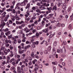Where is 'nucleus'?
<instances>
[{
  "label": "nucleus",
  "mask_w": 73,
  "mask_h": 73,
  "mask_svg": "<svg viewBox=\"0 0 73 73\" xmlns=\"http://www.w3.org/2000/svg\"><path fill=\"white\" fill-rule=\"evenodd\" d=\"M35 36H33L31 37L32 39L31 40V42H33V44L32 45V46H33V48H35L36 47V46L35 45L37 44V45H38V42H39L38 41H36V42H34V41H35Z\"/></svg>",
  "instance_id": "1"
},
{
  "label": "nucleus",
  "mask_w": 73,
  "mask_h": 73,
  "mask_svg": "<svg viewBox=\"0 0 73 73\" xmlns=\"http://www.w3.org/2000/svg\"><path fill=\"white\" fill-rule=\"evenodd\" d=\"M7 53H9L10 52V54L9 55L10 57H13V56L14 54H13V52L12 51H11V50H10V49H8V50H7Z\"/></svg>",
  "instance_id": "2"
},
{
  "label": "nucleus",
  "mask_w": 73,
  "mask_h": 73,
  "mask_svg": "<svg viewBox=\"0 0 73 73\" xmlns=\"http://www.w3.org/2000/svg\"><path fill=\"white\" fill-rule=\"evenodd\" d=\"M39 8L40 10H43L46 9V8L44 6H43V5H41L40 6H39Z\"/></svg>",
  "instance_id": "3"
},
{
  "label": "nucleus",
  "mask_w": 73,
  "mask_h": 73,
  "mask_svg": "<svg viewBox=\"0 0 73 73\" xmlns=\"http://www.w3.org/2000/svg\"><path fill=\"white\" fill-rule=\"evenodd\" d=\"M21 68H20V67L19 66L17 68V71L18 72V73H21Z\"/></svg>",
  "instance_id": "4"
},
{
  "label": "nucleus",
  "mask_w": 73,
  "mask_h": 73,
  "mask_svg": "<svg viewBox=\"0 0 73 73\" xmlns=\"http://www.w3.org/2000/svg\"><path fill=\"white\" fill-rule=\"evenodd\" d=\"M24 31H25L26 33H28L30 31V30L28 29V28H25L24 29Z\"/></svg>",
  "instance_id": "5"
},
{
  "label": "nucleus",
  "mask_w": 73,
  "mask_h": 73,
  "mask_svg": "<svg viewBox=\"0 0 73 73\" xmlns=\"http://www.w3.org/2000/svg\"><path fill=\"white\" fill-rule=\"evenodd\" d=\"M5 23L3 21H2L1 22V25L2 27H4L5 26Z\"/></svg>",
  "instance_id": "6"
},
{
  "label": "nucleus",
  "mask_w": 73,
  "mask_h": 73,
  "mask_svg": "<svg viewBox=\"0 0 73 73\" xmlns=\"http://www.w3.org/2000/svg\"><path fill=\"white\" fill-rule=\"evenodd\" d=\"M30 47H31V45H28L27 46H25L24 48L25 49L24 51H26L27 49H28V48H29Z\"/></svg>",
  "instance_id": "7"
},
{
  "label": "nucleus",
  "mask_w": 73,
  "mask_h": 73,
  "mask_svg": "<svg viewBox=\"0 0 73 73\" xmlns=\"http://www.w3.org/2000/svg\"><path fill=\"white\" fill-rule=\"evenodd\" d=\"M56 27H61V23H58L56 24Z\"/></svg>",
  "instance_id": "8"
},
{
  "label": "nucleus",
  "mask_w": 73,
  "mask_h": 73,
  "mask_svg": "<svg viewBox=\"0 0 73 73\" xmlns=\"http://www.w3.org/2000/svg\"><path fill=\"white\" fill-rule=\"evenodd\" d=\"M24 50H22V51L20 49H19V54H21L22 53H24Z\"/></svg>",
  "instance_id": "9"
},
{
  "label": "nucleus",
  "mask_w": 73,
  "mask_h": 73,
  "mask_svg": "<svg viewBox=\"0 0 73 73\" xmlns=\"http://www.w3.org/2000/svg\"><path fill=\"white\" fill-rule=\"evenodd\" d=\"M47 9L48 10V11H50V12H51V10L52 11V8L51 7H47Z\"/></svg>",
  "instance_id": "10"
},
{
  "label": "nucleus",
  "mask_w": 73,
  "mask_h": 73,
  "mask_svg": "<svg viewBox=\"0 0 73 73\" xmlns=\"http://www.w3.org/2000/svg\"><path fill=\"white\" fill-rule=\"evenodd\" d=\"M56 49L55 48L53 47L52 49V51H53V54L54 53V54H56Z\"/></svg>",
  "instance_id": "11"
},
{
  "label": "nucleus",
  "mask_w": 73,
  "mask_h": 73,
  "mask_svg": "<svg viewBox=\"0 0 73 73\" xmlns=\"http://www.w3.org/2000/svg\"><path fill=\"white\" fill-rule=\"evenodd\" d=\"M26 5V4L24 2V1H23V2H22L21 3V6H24V5Z\"/></svg>",
  "instance_id": "12"
},
{
  "label": "nucleus",
  "mask_w": 73,
  "mask_h": 73,
  "mask_svg": "<svg viewBox=\"0 0 73 73\" xmlns=\"http://www.w3.org/2000/svg\"><path fill=\"white\" fill-rule=\"evenodd\" d=\"M57 52L58 53H62V49L58 50V49L57 50Z\"/></svg>",
  "instance_id": "13"
},
{
  "label": "nucleus",
  "mask_w": 73,
  "mask_h": 73,
  "mask_svg": "<svg viewBox=\"0 0 73 73\" xmlns=\"http://www.w3.org/2000/svg\"><path fill=\"white\" fill-rule=\"evenodd\" d=\"M54 10H55V11L57 10V7L55 6H54L52 8V11H54Z\"/></svg>",
  "instance_id": "14"
},
{
  "label": "nucleus",
  "mask_w": 73,
  "mask_h": 73,
  "mask_svg": "<svg viewBox=\"0 0 73 73\" xmlns=\"http://www.w3.org/2000/svg\"><path fill=\"white\" fill-rule=\"evenodd\" d=\"M11 34V31H9L5 33V34L6 36H8V35H10Z\"/></svg>",
  "instance_id": "15"
},
{
  "label": "nucleus",
  "mask_w": 73,
  "mask_h": 73,
  "mask_svg": "<svg viewBox=\"0 0 73 73\" xmlns=\"http://www.w3.org/2000/svg\"><path fill=\"white\" fill-rule=\"evenodd\" d=\"M15 17L16 18V20H20V19H19V17L17 15H15Z\"/></svg>",
  "instance_id": "16"
},
{
  "label": "nucleus",
  "mask_w": 73,
  "mask_h": 73,
  "mask_svg": "<svg viewBox=\"0 0 73 73\" xmlns=\"http://www.w3.org/2000/svg\"><path fill=\"white\" fill-rule=\"evenodd\" d=\"M5 49V47L2 46L1 48V49H0V51H1V50H3Z\"/></svg>",
  "instance_id": "17"
},
{
  "label": "nucleus",
  "mask_w": 73,
  "mask_h": 73,
  "mask_svg": "<svg viewBox=\"0 0 73 73\" xmlns=\"http://www.w3.org/2000/svg\"><path fill=\"white\" fill-rule=\"evenodd\" d=\"M38 8V7L36 6V7H34L32 8V9L34 10V11H35L36 9H37Z\"/></svg>",
  "instance_id": "18"
},
{
  "label": "nucleus",
  "mask_w": 73,
  "mask_h": 73,
  "mask_svg": "<svg viewBox=\"0 0 73 73\" xmlns=\"http://www.w3.org/2000/svg\"><path fill=\"white\" fill-rule=\"evenodd\" d=\"M8 31V28H6V29H3V31L4 32H7Z\"/></svg>",
  "instance_id": "19"
},
{
  "label": "nucleus",
  "mask_w": 73,
  "mask_h": 73,
  "mask_svg": "<svg viewBox=\"0 0 73 73\" xmlns=\"http://www.w3.org/2000/svg\"><path fill=\"white\" fill-rule=\"evenodd\" d=\"M9 48L10 49V50H12L13 49V47L11 45H10L9 46Z\"/></svg>",
  "instance_id": "20"
},
{
  "label": "nucleus",
  "mask_w": 73,
  "mask_h": 73,
  "mask_svg": "<svg viewBox=\"0 0 73 73\" xmlns=\"http://www.w3.org/2000/svg\"><path fill=\"white\" fill-rule=\"evenodd\" d=\"M53 15H54V14H51L49 15V16H50L49 17V18L48 19H49V18H52L53 17Z\"/></svg>",
  "instance_id": "21"
},
{
  "label": "nucleus",
  "mask_w": 73,
  "mask_h": 73,
  "mask_svg": "<svg viewBox=\"0 0 73 73\" xmlns=\"http://www.w3.org/2000/svg\"><path fill=\"white\" fill-rule=\"evenodd\" d=\"M30 5H31L29 3L27 4V6L26 7L25 9H27V8H29V7H30Z\"/></svg>",
  "instance_id": "22"
},
{
  "label": "nucleus",
  "mask_w": 73,
  "mask_h": 73,
  "mask_svg": "<svg viewBox=\"0 0 73 73\" xmlns=\"http://www.w3.org/2000/svg\"><path fill=\"white\" fill-rule=\"evenodd\" d=\"M8 39H11L12 37V34L11 35H10L8 36Z\"/></svg>",
  "instance_id": "23"
},
{
  "label": "nucleus",
  "mask_w": 73,
  "mask_h": 73,
  "mask_svg": "<svg viewBox=\"0 0 73 73\" xmlns=\"http://www.w3.org/2000/svg\"><path fill=\"white\" fill-rule=\"evenodd\" d=\"M15 61V58H12L9 61V63H11V62H13V61Z\"/></svg>",
  "instance_id": "24"
},
{
  "label": "nucleus",
  "mask_w": 73,
  "mask_h": 73,
  "mask_svg": "<svg viewBox=\"0 0 73 73\" xmlns=\"http://www.w3.org/2000/svg\"><path fill=\"white\" fill-rule=\"evenodd\" d=\"M5 44H8V40L7 38H6V40H5Z\"/></svg>",
  "instance_id": "25"
},
{
  "label": "nucleus",
  "mask_w": 73,
  "mask_h": 73,
  "mask_svg": "<svg viewBox=\"0 0 73 73\" xmlns=\"http://www.w3.org/2000/svg\"><path fill=\"white\" fill-rule=\"evenodd\" d=\"M11 70H15V68L13 66H12L11 67V69H10Z\"/></svg>",
  "instance_id": "26"
},
{
  "label": "nucleus",
  "mask_w": 73,
  "mask_h": 73,
  "mask_svg": "<svg viewBox=\"0 0 73 73\" xmlns=\"http://www.w3.org/2000/svg\"><path fill=\"white\" fill-rule=\"evenodd\" d=\"M36 37H37V38H38V36H40V34H39V33H36Z\"/></svg>",
  "instance_id": "27"
},
{
  "label": "nucleus",
  "mask_w": 73,
  "mask_h": 73,
  "mask_svg": "<svg viewBox=\"0 0 73 73\" xmlns=\"http://www.w3.org/2000/svg\"><path fill=\"white\" fill-rule=\"evenodd\" d=\"M57 62H52V64L53 65H57Z\"/></svg>",
  "instance_id": "28"
},
{
  "label": "nucleus",
  "mask_w": 73,
  "mask_h": 73,
  "mask_svg": "<svg viewBox=\"0 0 73 73\" xmlns=\"http://www.w3.org/2000/svg\"><path fill=\"white\" fill-rule=\"evenodd\" d=\"M10 24H11L10 23H9V21H8L6 23V25H7L8 27H10V26L9 25Z\"/></svg>",
  "instance_id": "29"
},
{
  "label": "nucleus",
  "mask_w": 73,
  "mask_h": 73,
  "mask_svg": "<svg viewBox=\"0 0 73 73\" xmlns=\"http://www.w3.org/2000/svg\"><path fill=\"white\" fill-rule=\"evenodd\" d=\"M15 16H13L11 19L12 20V21H14L15 20Z\"/></svg>",
  "instance_id": "30"
},
{
  "label": "nucleus",
  "mask_w": 73,
  "mask_h": 73,
  "mask_svg": "<svg viewBox=\"0 0 73 73\" xmlns=\"http://www.w3.org/2000/svg\"><path fill=\"white\" fill-rule=\"evenodd\" d=\"M31 57L33 58L34 57H35V54H34L33 52L31 54Z\"/></svg>",
  "instance_id": "31"
},
{
  "label": "nucleus",
  "mask_w": 73,
  "mask_h": 73,
  "mask_svg": "<svg viewBox=\"0 0 73 73\" xmlns=\"http://www.w3.org/2000/svg\"><path fill=\"white\" fill-rule=\"evenodd\" d=\"M38 68L35 67L34 69V71H35V72H36V71H37L38 70Z\"/></svg>",
  "instance_id": "32"
},
{
  "label": "nucleus",
  "mask_w": 73,
  "mask_h": 73,
  "mask_svg": "<svg viewBox=\"0 0 73 73\" xmlns=\"http://www.w3.org/2000/svg\"><path fill=\"white\" fill-rule=\"evenodd\" d=\"M41 24H42V26H44L45 25V22L44 21H42L41 22Z\"/></svg>",
  "instance_id": "33"
},
{
  "label": "nucleus",
  "mask_w": 73,
  "mask_h": 73,
  "mask_svg": "<svg viewBox=\"0 0 73 73\" xmlns=\"http://www.w3.org/2000/svg\"><path fill=\"white\" fill-rule=\"evenodd\" d=\"M13 44H16V43H17V41H16V39L14 40H13Z\"/></svg>",
  "instance_id": "34"
},
{
  "label": "nucleus",
  "mask_w": 73,
  "mask_h": 73,
  "mask_svg": "<svg viewBox=\"0 0 73 73\" xmlns=\"http://www.w3.org/2000/svg\"><path fill=\"white\" fill-rule=\"evenodd\" d=\"M36 12H39V13H41V12H40V9L38 8H37L36 10Z\"/></svg>",
  "instance_id": "35"
},
{
  "label": "nucleus",
  "mask_w": 73,
  "mask_h": 73,
  "mask_svg": "<svg viewBox=\"0 0 73 73\" xmlns=\"http://www.w3.org/2000/svg\"><path fill=\"white\" fill-rule=\"evenodd\" d=\"M17 9H20V8L19 7H18V5H19V3H18L17 4Z\"/></svg>",
  "instance_id": "36"
},
{
  "label": "nucleus",
  "mask_w": 73,
  "mask_h": 73,
  "mask_svg": "<svg viewBox=\"0 0 73 73\" xmlns=\"http://www.w3.org/2000/svg\"><path fill=\"white\" fill-rule=\"evenodd\" d=\"M44 53L45 54H47L48 53V50H44Z\"/></svg>",
  "instance_id": "37"
},
{
  "label": "nucleus",
  "mask_w": 73,
  "mask_h": 73,
  "mask_svg": "<svg viewBox=\"0 0 73 73\" xmlns=\"http://www.w3.org/2000/svg\"><path fill=\"white\" fill-rule=\"evenodd\" d=\"M51 46H49L48 47V51H50V50H51Z\"/></svg>",
  "instance_id": "38"
},
{
  "label": "nucleus",
  "mask_w": 73,
  "mask_h": 73,
  "mask_svg": "<svg viewBox=\"0 0 73 73\" xmlns=\"http://www.w3.org/2000/svg\"><path fill=\"white\" fill-rule=\"evenodd\" d=\"M57 45V42H54L53 44L54 46H56Z\"/></svg>",
  "instance_id": "39"
},
{
  "label": "nucleus",
  "mask_w": 73,
  "mask_h": 73,
  "mask_svg": "<svg viewBox=\"0 0 73 73\" xmlns=\"http://www.w3.org/2000/svg\"><path fill=\"white\" fill-rule=\"evenodd\" d=\"M39 68L40 69L42 68V65L41 64H39Z\"/></svg>",
  "instance_id": "40"
},
{
  "label": "nucleus",
  "mask_w": 73,
  "mask_h": 73,
  "mask_svg": "<svg viewBox=\"0 0 73 73\" xmlns=\"http://www.w3.org/2000/svg\"><path fill=\"white\" fill-rule=\"evenodd\" d=\"M16 63H15V62L14 61H13L12 62V64L14 66H16V65H15V64Z\"/></svg>",
  "instance_id": "41"
},
{
  "label": "nucleus",
  "mask_w": 73,
  "mask_h": 73,
  "mask_svg": "<svg viewBox=\"0 0 73 73\" xmlns=\"http://www.w3.org/2000/svg\"><path fill=\"white\" fill-rule=\"evenodd\" d=\"M7 61H9V60H10V57H9V56H8L7 57Z\"/></svg>",
  "instance_id": "42"
},
{
  "label": "nucleus",
  "mask_w": 73,
  "mask_h": 73,
  "mask_svg": "<svg viewBox=\"0 0 73 73\" xmlns=\"http://www.w3.org/2000/svg\"><path fill=\"white\" fill-rule=\"evenodd\" d=\"M1 68L2 70H4V69H5V67H4V65H2L1 66Z\"/></svg>",
  "instance_id": "43"
},
{
  "label": "nucleus",
  "mask_w": 73,
  "mask_h": 73,
  "mask_svg": "<svg viewBox=\"0 0 73 73\" xmlns=\"http://www.w3.org/2000/svg\"><path fill=\"white\" fill-rule=\"evenodd\" d=\"M44 5L45 7H49V4H46V3H45Z\"/></svg>",
  "instance_id": "44"
},
{
  "label": "nucleus",
  "mask_w": 73,
  "mask_h": 73,
  "mask_svg": "<svg viewBox=\"0 0 73 73\" xmlns=\"http://www.w3.org/2000/svg\"><path fill=\"white\" fill-rule=\"evenodd\" d=\"M71 11V7H69L68 9V12H70Z\"/></svg>",
  "instance_id": "45"
},
{
  "label": "nucleus",
  "mask_w": 73,
  "mask_h": 73,
  "mask_svg": "<svg viewBox=\"0 0 73 73\" xmlns=\"http://www.w3.org/2000/svg\"><path fill=\"white\" fill-rule=\"evenodd\" d=\"M7 12H9L10 11H12V9L9 8L7 10Z\"/></svg>",
  "instance_id": "46"
},
{
  "label": "nucleus",
  "mask_w": 73,
  "mask_h": 73,
  "mask_svg": "<svg viewBox=\"0 0 73 73\" xmlns=\"http://www.w3.org/2000/svg\"><path fill=\"white\" fill-rule=\"evenodd\" d=\"M6 46L8 48V46H9V44L8 43H6V44H5Z\"/></svg>",
  "instance_id": "47"
},
{
  "label": "nucleus",
  "mask_w": 73,
  "mask_h": 73,
  "mask_svg": "<svg viewBox=\"0 0 73 73\" xmlns=\"http://www.w3.org/2000/svg\"><path fill=\"white\" fill-rule=\"evenodd\" d=\"M9 23L10 24H12L13 23V22H12V20H9Z\"/></svg>",
  "instance_id": "48"
},
{
  "label": "nucleus",
  "mask_w": 73,
  "mask_h": 73,
  "mask_svg": "<svg viewBox=\"0 0 73 73\" xmlns=\"http://www.w3.org/2000/svg\"><path fill=\"white\" fill-rule=\"evenodd\" d=\"M58 3L59 4H62V0H59L58 1Z\"/></svg>",
  "instance_id": "49"
},
{
  "label": "nucleus",
  "mask_w": 73,
  "mask_h": 73,
  "mask_svg": "<svg viewBox=\"0 0 73 73\" xmlns=\"http://www.w3.org/2000/svg\"><path fill=\"white\" fill-rule=\"evenodd\" d=\"M24 22L23 21H21V22H19V24H24Z\"/></svg>",
  "instance_id": "50"
},
{
  "label": "nucleus",
  "mask_w": 73,
  "mask_h": 73,
  "mask_svg": "<svg viewBox=\"0 0 73 73\" xmlns=\"http://www.w3.org/2000/svg\"><path fill=\"white\" fill-rule=\"evenodd\" d=\"M8 18L5 17V19H4L3 21H4L6 22L7 21H8Z\"/></svg>",
  "instance_id": "51"
},
{
  "label": "nucleus",
  "mask_w": 73,
  "mask_h": 73,
  "mask_svg": "<svg viewBox=\"0 0 73 73\" xmlns=\"http://www.w3.org/2000/svg\"><path fill=\"white\" fill-rule=\"evenodd\" d=\"M60 27H65V24H61V26Z\"/></svg>",
  "instance_id": "52"
},
{
  "label": "nucleus",
  "mask_w": 73,
  "mask_h": 73,
  "mask_svg": "<svg viewBox=\"0 0 73 73\" xmlns=\"http://www.w3.org/2000/svg\"><path fill=\"white\" fill-rule=\"evenodd\" d=\"M37 21H35L34 23V24L35 25H37V24H38V22H37Z\"/></svg>",
  "instance_id": "53"
},
{
  "label": "nucleus",
  "mask_w": 73,
  "mask_h": 73,
  "mask_svg": "<svg viewBox=\"0 0 73 73\" xmlns=\"http://www.w3.org/2000/svg\"><path fill=\"white\" fill-rule=\"evenodd\" d=\"M53 36V35H51L49 36V38H52V37Z\"/></svg>",
  "instance_id": "54"
},
{
  "label": "nucleus",
  "mask_w": 73,
  "mask_h": 73,
  "mask_svg": "<svg viewBox=\"0 0 73 73\" xmlns=\"http://www.w3.org/2000/svg\"><path fill=\"white\" fill-rule=\"evenodd\" d=\"M41 29V26H38L37 27V29L38 30L39 29Z\"/></svg>",
  "instance_id": "55"
},
{
  "label": "nucleus",
  "mask_w": 73,
  "mask_h": 73,
  "mask_svg": "<svg viewBox=\"0 0 73 73\" xmlns=\"http://www.w3.org/2000/svg\"><path fill=\"white\" fill-rule=\"evenodd\" d=\"M3 52L5 55H7L8 54V52H7L5 51V50H4Z\"/></svg>",
  "instance_id": "56"
},
{
  "label": "nucleus",
  "mask_w": 73,
  "mask_h": 73,
  "mask_svg": "<svg viewBox=\"0 0 73 73\" xmlns=\"http://www.w3.org/2000/svg\"><path fill=\"white\" fill-rule=\"evenodd\" d=\"M16 39L14 37H12V38H11V40L13 41H14V40H16Z\"/></svg>",
  "instance_id": "57"
},
{
  "label": "nucleus",
  "mask_w": 73,
  "mask_h": 73,
  "mask_svg": "<svg viewBox=\"0 0 73 73\" xmlns=\"http://www.w3.org/2000/svg\"><path fill=\"white\" fill-rule=\"evenodd\" d=\"M13 13H16V11L15 10V9H13Z\"/></svg>",
  "instance_id": "58"
},
{
  "label": "nucleus",
  "mask_w": 73,
  "mask_h": 73,
  "mask_svg": "<svg viewBox=\"0 0 73 73\" xmlns=\"http://www.w3.org/2000/svg\"><path fill=\"white\" fill-rule=\"evenodd\" d=\"M48 28L45 29V33H48Z\"/></svg>",
  "instance_id": "59"
},
{
  "label": "nucleus",
  "mask_w": 73,
  "mask_h": 73,
  "mask_svg": "<svg viewBox=\"0 0 73 73\" xmlns=\"http://www.w3.org/2000/svg\"><path fill=\"white\" fill-rule=\"evenodd\" d=\"M26 37L24 38L22 40V41L23 42H25V39H26Z\"/></svg>",
  "instance_id": "60"
},
{
  "label": "nucleus",
  "mask_w": 73,
  "mask_h": 73,
  "mask_svg": "<svg viewBox=\"0 0 73 73\" xmlns=\"http://www.w3.org/2000/svg\"><path fill=\"white\" fill-rule=\"evenodd\" d=\"M53 55H52V58H54V57H55V54H53Z\"/></svg>",
  "instance_id": "61"
},
{
  "label": "nucleus",
  "mask_w": 73,
  "mask_h": 73,
  "mask_svg": "<svg viewBox=\"0 0 73 73\" xmlns=\"http://www.w3.org/2000/svg\"><path fill=\"white\" fill-rule=\"evenodd\" d=\"M48 13H50V11H46V15H48Z\"/></svg>",
  "instance_id": "62"
},
{
  "label": "nucleus",
  "mask_w": 73,
  "mask_h": 73,
  "mask_svg": "<svg viewBox=\"0 0 73 73\" xmlns=\"http://www.w3.org/2000/svg\"><path fill=\"white\" fill-rule=\"evenodd\" d=\"M1 9L2 11H3V12L4 11H5V9H6L5 8H1Z\"/></svg>",
  "instance_id": "63"
},
{
  "label": "nucleus",
  "mask_w": 73,
  "mask_h": 73,
  "mask_svg": "<svg viewBox=\"0 0 73 73\" xmlns=\"http://www.w3.org/2000/svg\"><path fill=\"white\" fill-rule=\"evenodd\" d=\"M26 44H31V42L28 41H26Z\"/></svg>",
  "instance_id": "64"
}]
</instances>
